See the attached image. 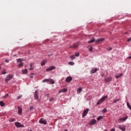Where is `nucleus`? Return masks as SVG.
I'll use <instances>...</instances> for the list:
<instances>
[{"label":"nucleus","mask_w":131,"mask_h":131,"mask_svg":"<svg viewBox=\"0 0 131 131\" xmlns=\"http://www.w3.org/2000/svg\"><path fill=\"white\" fill-rule=\"evenodd\" d=\"M97 120L99 121V120H101V119H103V116H101L97 117Z\"/></svg>","instance_id":"26"},{"label":"nucleus","mask_w":131,"mask_h":131,"mask_svg":"<svg viewBox=\"0 0 131 131\" xmlns=\"http://www.w3.org/2000/svg\"><path fill=\"white\" fill-rule=\"evenodd\" d=\"M82 91V89H81V88H78L77 90V92L79 93V94Z\"/></svg>","instance_id":"28"},{"label":"nucleus","mask_w":131,"mask_h":131,"mask_svg":"<svg viewBox=\"0 0 131 131\" xmlns=\"http://www.w3.org/2000/svg\"><path fill=\"white\" fill-rule=\"evenodd\" d=\"M89 50L90 52H92V51H93V47H91L89 49Z\"/></svg>","instance_id":"35"},{"label":"nucleus","mask_w":131,"mask_h":131,"mask_svg":"<svg viewBox=\"0 0 131 131\" xmlns=\"http://www.w3.org/2000/svg\"><path fill=\"white\" fill-rule=\"evenodd\" d=\"M18 113L19 114V115H21L22 114V108L20 106L18 107Z\"/></svg>","instance_id":"15"},{"label":"nucleus","mask_w":131,"mask_h":131,"mask_svg":"<svg viewBox=\"0 0 131 131\" xmlns=\"http://www.w3.org/2000/svg\"><path fill=\"white\" fill-rule=\"evenodd\" d=\"M12 78H13V75L11 74L8 75L5 80V82H8Z\"/></svg>","instance_id":"2"},{"label":"nucleus","mask_w":131,"mask_h":131,"mask_svg":"<svg viewBox=\"0 0 131 131\" xmlns=\"http://www.w3.org/2000/svg\"><path fill=\"white\" fill-rule=\"evenodd\" d=\"M22 97V96H18L17 97V99L19 100V99H21V97Z\"/></svg>","instance_id":"38"},{"label":"nucleus","mask_w":131,"mask_h":131,"mask_svg":"<svg viewBox=\"0 0 131 131\" xmlns=\"http://www.w3.org/2000/svg\"><path fill=\"white\" fill-rule=\"evenodd\" d=\"M120 100H121V98H119V99H115L114 100L113 103H117V102H119V101H120Z\"/></svg>","instance_id":"19"},{"label":"nucleus","mask_w":131,"mask_h":131,"mask_svg":"<svg viewBox=\"0 0 131 131\" xmlns=\"http://www.w3.org/2000/svg\"><path fill=\"white\" fill-rule=\"evenodd\" d=\"M96 122H97L96 119H92L90 121L89 124V125H94V124H96Z\"/></svg>","instance_id":"8"},{"label":"nucleus","mask_w":131,"mask_h":131,"mask_svg":"<svg viewBox=\"0 0 131 131\" xmlns=\"http://www.w3.org/2000/svg\"><path fill=\"white\" fill-rule=\"evenodd\" d=\"M54 69H56V67H54V66H52V67H50L49 68H48L47 70H46V71H51V70H54Z\"/></svg>","instance_id":"13"},{"label":"nucleus","mask_w":131,"mask_h":131,"mask_svg":"<svg viewBox=\"0 0 131 131\" xmlns=\"http://www.w3.org/2000/svg\"><path fill=\"white\" fill-rule=\"evenodd\" d=\"M128 58L129 59H131V56H129Z\"/></svg>","instance_id":"47"},{"label":"nucleus","mask_w":131,"mask_h":131,"mask_svg":"<svg viewBox=\"0 0 131 131\" xmlns=\"http://www.w3.org/2000/svg\"><path fill=\"white\" fill-rule=\"evenodd\" d=\"M46 63H47V60H43V61L41 62V66H44V65L46 64Z\"/></svg>","instance_id":"21"},{"label":"nucleus","mask_w":131,"mask_h":131,"mask_svg":"<svg viewBox=\"0 0 131 131\" xmlns=\"http://www.w3.org/2000/svg\"><path fill=\"white\" fill-rule=\"evenodd\" d=\"M127 118H128V117L120 118L118 120V121H120V122H124V121H125V120H126Z\"/></svg>","instance_id":"10"},{"label":"nucleus","mask_w":131,"mask_h":131,"mask_svg":"<svg viewBox=\"0 0 131 131\" xmlns=\"http://www.w3.org/2000/svg\"><path fill=\"white\" fill-rule=\"evenodd\" d=\"M68 90L67 89H63L61 90H60L59 91V93H66V92H67Z\"/></svg>","instance_id":"18"},{"label":"nucleus","mask_w":131,"mask_h":131,"mask_svg":"<svg viewBox=\"0 0 131 131\" xmlns=\"http://www.w3.org/2000/svg\"><path fill=\"white\" fill-rule=\"evenodd\" d=\"M104 40H105V39L104 38L98 39L95 41V43L96 45H98V43H101V42H103Z\"/></svg>","instance_id":"3"},{"label":"nucleus","mask_w":131,"mask_h":131,"mask_svg":"<svg viewBox=\"0 0 131 131\" xmlns=\"http://www.w3.org/2000/svg\"><path fill=\"white\" fill-rule=\"evenodd\" d=\"M108 98V96H104V97H102L97 103V105H100V104L103 103V101H105L106 99Z\"/></svg>","instance_id":"1"},{"label":"nucleus","mask_w":131,"mask_h":131,"mask_svg":"<svg viewBox=\"0 0 131 131\" xmlns=\"http://www.w3.org/2000/svg\"><path fill=\"white\" fill-rule=\"evenodd\" d=\"M5 62H6V63H9V60L8 59H5Z\"/></svg>","instance_id":"42"},{"label":"nucleus","mask_w":131,"mask_h":131,"mask_svg":"<svg viewBox=\"0 0 131 131\" xmlns=\"http://www.w3.org/2000/svg\"><path fill=\"white\" fill-rule=\"evenodd\" d=\"M123 75V74L121 73L120 75L116 76V77L117 78V79H118V78H119V77H121V76H122Z\"/></svg>","instance_id":"23"},{"label":"nucleus","mask_w":131,"mask_h":131,"mask_svg":"<svg viewBox=\"0 0 131 131\" xmlns=\"http://www.w3.org/2000/svg\"><path fill=\"white\" fill-rule=\"evenodd\" d=\"M98 71V69L97 68L93 69L91 70V72L92 74L96 73L97 71Z\"/></svg>","instance_id":"16"},{"label":"nucleus","mask_w":131,"mask_h":131,"mask_svg":"<svg viewBox=\"0 0 131 131\" xmlns=\"http://www.w3.org/2000/svg\"><path fill=\"white\" fill-rule=\"evenodd\" d=\"M111 131H115V129H114V128H112V129H111Z\"/></svg>","instance_id":"44"},{"label":"nucleus","mask_w":131,"mask_h":131,"mask_svg":"<svg viewBox=\"0 0 131 131\" xmlns=\"http://www.w3.org/2000/svg\"><path fill=\"white\" fill-rule=\"evenodd\" d=\"M89 108H86V110H85L82 114V118H83V117H84L85 116H86V115H88V114L89 113Z\"/></svg>","instance_id":"5"},{"label":"nucleus","mask_w":131,"mask_h":131,"mask_svg":"<svg viewBox=\"0 0 131 131\" xmlns=\"http://www.w3.org/2000/svg\"><path fill=\"white\" fill-rule=\"evenodd\" d=\"M1 69H2V67H0V70H1Z\"/></svg>","instance_id":"49"},{"label":"nucleus","mask_w":131,"mask_h":131,"mask_svg":"<svg viewBox=\"0 0 131 131\" xmlns=\"http://www.w3.org/2000/svg\"><path fill=\"white\" fill-rule=\"evenodd\" d=\"M10 122H13V121H15V119L11 118L9 120Z\"/></svg>","instance_id":"32"},{"label":"nucleus","mask_w":131,"mask_h":131,"mask_svg":"<svg viewBox=\"0 0 131 131\" xmlns=\"http://www.w3.org/2000/svg\"><path fill=\"white\" fill-rule=\"evenodd\" d=\"M33 109V106H31L30 107V110H32Z\"/></svg>","instance_id":"41"},{"label":"nucleus","mask_w":131,"mask_h":131,"mask_svg":"<svg viewBox=\"0 0 131 131\" xmlns=\"http://www.w3.org/2000/svg\"><path fill=\"white\" fill-rule=\"evenodd\" d=\"M39 123L41 124H47V120L43 119V118H41L39 121Z\"/></svg>","instance_id":"6"},{"label":"nucleus","mask_w":131,"mask_h":131,"mask_svg":"<svg viewBox=\"0 0 131 131\" xmlns=\"http://www.w3.org/2000/svg\"><path fill=\"white\" fill-rule=\"evenodd\" d=\"M17 62H21V59H18L17 60Z\"/></svg>","instance_id":"45"},{"label":"nucleus","mask_w":131,"mask_h":131,"mask_svg":"<svg viewBox=\"0 0 131 131\" xmlns=\"http://www.w3.org/2000/svg\"><path fill=\"white\" fill-rule=\"evenodd\" d=\"M94 41H96V39H95L94 38H93L91 40L88 41V43H92L94 42Z\"/></svg>","instance_id":"20"},{"label":"nucleus","mask_w":131,"mask_h":131,"mask_svg":"<svg viewBox=\"0 0 131 131\" xmlns=\"http://www.w3.org/2000/svg\"><path fill=\"white\" fill-rule=\"evenodd\" d=\"M104 80H105V82H109L111 81V80H112V77L110 76L108 78H105L104 79Z\"/></svg>","instance_id":"12"},{"label":"nucleus","mask_w":131,"mask_h":131,"mask_svg":"<svg viewBox=\"0 0 131 131\" xmlns=\"http://www.w3.org/2000/svg\"><path fill=\"white\" fill-rule=\"evenodd\" d=\"M33 74H31V75L30 76V78H33Z\"/></svg>","instance_id":"43"},{"label":"nucleus","mask_w":131,"mask_h":131,"mask_svg":"<svg viewBox=\"0 0 131 131\" xmlns=\"http://www.w3.org/2000/svg\"><path fill=\"white\" fill-rule=\"evenodd\" d=\"M64 131H68L67 129H66Z\"/></svg>","instance_id":"46"},{"label":"nucleus","mask_w":131,"mask_h":131,"mask_svg":"<svg viewBox=\"0 0 131 131\" xmlns=\"http://www.w3.org/2000/svg\"><path fill=\"white\" fill-rule=\"evenodd\" d=\"M34 97V98H35L36 100H37V99H38V91H37V90H36L35 91Z\"/></svg>","instance_id":"11"},{"label":"nucleus","mask_w":131,"mask_h":131,"mask_svg":"<svg viewBox=\"0 0 131 131\" xmlns=\"http://www.w3.org/2000/svg\"><path fill=\"white\" fill-rule=\"evenodd\" d=\"M9 96V94H7L5 96H4V98H6V97H8Z\"/></svg>","instance_id":"40"},{"label":"nucleus","mask_w":131,"mask_h":131,"mask_svg":"<svg viewBox=\"0 0 131 131\" xmlns=\"http://www.w3.org/2000/svg\"><path fill=\"white\" fill-rule=\"evenodd\" d=\"M7 74V72H6L5 70L2 71V74Z\"/></svg>","instance_id":"33"},{"label":"nucleus","mask_w":131,"mask_h":131,"mask_svg":"<svg viewBox=\"0 0 131 131\" xmlns=\"http://www.w3.org/2000/svg\"><path fill=\"white\" fill-rule=\"evenodd\" d=\"M48 83H50V84H54V83H55V81H54V80L52 79H49V82Z\"/></svg>","instance_id":"17"},{"label":"nucleus","mask_w":131,"mask_h":131,"mask_svg":"<svg viewBox=\"0 0 131 131\" xmlns=\"http://www.w3.org/2000/svg\"><path fill=\"white\" fill-rule=\"evenodd\" d=\"M71 59H72V60H74V59L75 58V55H72L70 56Z\"/></svg>","instance_id":"30"},{"label":"nucleus","mask_w":131,"mask_h":131,"mask_svg":"<svg viewBox=\"0 0 131 131\" xmlns=\"http://www.w3.org/2000/svg\"><path fill=\"white\" fill-rule=\"evenodd\" d=\"M15 125L16 127H24V125L21 124V123L18 122L15 123Z\"/></svg>","instance_id":"7"},{"label":"nucleus","mask_w":131,"mask_h":131,"mask_svg":"<svg viewBox=\"0 0 131 131\" xmlns=\"http://www.w3.org/2000/svg\"><path fill=\"white\" fill-rule=\"evenodd\" d=\"M23 64H24L23 62H20L18 64V67H22V66H23Z\"/></svg>","instance_id":"31"},{"label":"nucleus","mask_w":131,"mask_h":131,"mask_svg":"<svg viewBox=\"0 0 131 131\" xmlns=\"http://www.w3.org/2000/svg\"><path fill=\"white\" fill-rule=\"evenodd\" d=\"M107 51H112V48L111 47H108L107 48Z\"/></svg>","instance_id":"34"},{"label":"nucleus","mask_w":131,"mask_h":131,"mask_svg":"<svg viewBox=\"0 0 131 131\" xmlns=\"http://www.w3.org/2000/svg\"><path fill=\"white\" fill-rule=\"evenodd\" d=\"M69 64L73 66V65H74V62H73V61H70L69 62Z\"/></svg>","instance_id":"29"},{"label":"nucleus","mask_w":131,"mask_h":131,"mask_svg":"<svg viewBox=\"0 0 131 131\" xmlns=\"http://www.w3.org/2000/svg\"><path fill=\"white\" fill-rule=\"evenodd\" d=\"M126 126L125 125H119V128L121 129V130L124 131L126 129Z\"/></svg>","instance_id":"4"},{"label":"nucleus","mask_w":131,"mask_h":131,"mask_svg":"<svg viewBox=\"0 0 131 131\" xmlns=\"http://www.w3.org/2000/svg\"><path fill=\"white\" fill-rule=\"evenodd\" d=\"M22 72L24 74H26L28 72L27 69L23 70Z\"/></svg>","instance_id":"24"},{"label":"nucleus","mask_w":131,"mask_h":131,"mask_svg":"<svg viewBox=\"0 0 131 131\" xmlns=\"http://www.w3.org/2000/svg\"><path fill=\"white\" fill-rule=\"evenodd\" d=\"M131 40V37L129 38L127 40V41H130Z\"/></svg>","instance_id":"39"},{"label":"nucleus","mask_w":131,"mask_h":131,"mask_svg":"<svg viewBox=\"0 0 131 131\" xmlns=\"http://www.w3.org/2000/svg\"><path fill=\"white\" fill-rule=\"evenodd\" d=\"M71 80H72V77H68L66 79V82H70V81H71Z\"/></svg>","instance_id":"14"},{"label":"nucleus","mask_w":131,"mask_h":131,"mask_svg":"<svg viewBox=\"0 0 131 131\" xmlns=\"http://www.w3.org/2000/svg\"><path fill=\"white\" fill-rule=\"evenodd\" d=\"M33 66V63H31L30 66V68H29V70H33L34 68H32V66Z\"/></svg>","instance_id":"27"},{"label":"nucleus","mask_w":131,"mask_h":131,"mask_svg":"<svg viewBox=\"0 0 131 131\" xmlns=\"http://www.w3.org/2000/svg\"><path fill=\"white\" fill-rule=\"evenodd\" d=\"M79 46V42H78L77 43L74 44L73 46H71L70 47V49H76V48H78Z\"/></svg>","instance_id":"9"},{"label":"nucleus","mask_w":131,"mask_h":131,"mask_svg":"<svg viewBox=\"0 0 131 131\" xmlns=\"http://www.w3.org/2000/svg\"><path fill=\"white\" fill-rule=\"evenodd\" d=\"M0 106H1V107H4V106H5V102L0 101Z\"/></svg>","instance_id":"25"},{"label":"nucleus","mask_w":131,"mask_h":131,"mask_svg":"<svg viewBox=\"0 0 131 131\" xmlns=\"http://www.w3.org/2000/svg\"><path fill=\"white\" fill-rule=\"evenodd\" d=\"M49 81H50V79H45L42 80V82H48V83Z\"/></svg>","instance_id":"22"},{"label":"nucleus","mask_w":131,"mask_h":131,"mask_svg":"<svg viewBox=\"0 0 131 131\" xmlns=\"http://www.w3.org/2000/svg\"><path fill=\"white\" fill-rule=\"evenodd\" d=\"M76 57H78L79 56V54L78 53H75V55Z\"/></svg>","instance_id":"37"},{"label":"nucleus","mask_w":131,"mask_h":131,"mask_svg":"<svg viewBox=\"0 0 131 131\" xmlns=\"http://www.w3.org/2000/svg\"><path fill=\"white\" fill-rule=\"evenodd\" d=\"M104 131H107V130H104Z\"/></svg>","instance_id":"50"},{"label":"nucleus","mask_w":131,"mask_h":131,"mask_svg":"<svg viewBox=\"0 0 131 131\" xmlns=\"http://www.w3.org/2000/svg\"><path fill=\"white\" fill-rule=\"evenodd\" d=\"M102 112H107V110H106V108H104L103 110H102Z\"/></svg>","instance_id":"36"},{"label":"nucleus","mask_w":131,"mask_h":131,"mask_svg":"<svg viewBox=\"0 0 131 131\" xmlns=\"http://www.w3.org/2000/svg\"><path fill=\"white\" fill-rule=\"evenodd\" d=\"M52 100H53V98L50 99V101H52Z\"/></svg>","instance_id":"48"}]
</instances>
